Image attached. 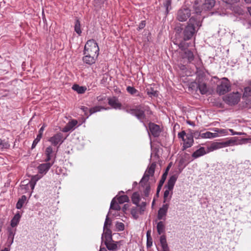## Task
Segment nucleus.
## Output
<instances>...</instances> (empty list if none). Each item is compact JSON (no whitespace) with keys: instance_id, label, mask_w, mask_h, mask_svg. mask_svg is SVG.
<instances>
[{"instance_id":"1","label":"nucleus","mask_w":251,"mask_h":251,"mask_svg":"<svg viewBox=\"0 0 251 251\" xmlns=\"http://www.w3.org/2000/svg\"><path fill=\"white\" fill-rule=\"evenodd\" d=\"M201 26V23L197 19L191 17L183 31L184 39L188 40L195 34Z\"/></svg>"},{"instance_id":"2","label":"nucleus","mask_w":251,"mask_h":251,"mask_svg":"<svg viewBox=\"0 0 251 251\" xmlns=\"http://www.w3.org/2000/svg\"><path fill=\"white\" fill-rule=\"evenodd\" d=\"M155 167L156 164L155 163L151 164L145 171L142 178L139 182L141 186L145 187L143 193L144 196L147 197L149 196L151 191V186L148 183V182L150 177H153Z\"/></svg>"},{"instance_id":"3","label":"nucleus","mask_w":251,"mask_h":251,"mask_svg":"<svg viewBox=\"0 0 251 251\" xmlns=\"http://www.w3.org/2000/svg\"><path fill=\"white\" fill-rule=\"evenodd\" d=\"M149 108L146 106L142 107L141 105L136 106L135 108H132L130 106L126 105L123 107V109L128 113L135 116L141 122H143L145 119V110Z\"/></svg>"},{"instance_id":"4","label":"nucleus","mask_w":251,"mask_h":251,"mask_svg":"<svg viewBox=\"0 0 251 251\" xmlns=\"http://www.w3.org/2000/svg\"><path fill=\"white\" fill-rule=\"evenodd\" d=\"M177 178V176L176 175L172 176L169 178L167 184L165 186L166 189L164 193V203L169 202L170 201L173 195V190Z\"/></svg>"},{"instance_id":"5","label":"nucleus","mask_w":251,"mask_h":251,"mask_svg":"<svg viewBox=\"0 0 251 251\" xmlns=\"http://www.w3.org/2000/svg\"><path fill=\"white\" fill-rule=\"evenodd\" d=\"M83 54L98 55L99 54V48L97 42L93 39L88 40L85 46Z\"/></svg>"},{"instance_id":"6","label":"nucleus","mask_w":251,"mask_h":251,"mask_svg":"<svg viewBox=\"0 0 251 251\" xmlns=\"http://www.w3.org/2000/svg\"><path fill=\"white\" fill-rule=\"evenodd\" d=\"M111 225V221L109 219L108 215L106 216L104 226L103 232L102 234V240L104 243L112 240L111 231L110 229Z\"/></svg>"},{"instance_id":"7","label":"nucleus","mask_w":251,"mask_h":251,"mask_svg":"<svg viewBox=\"0 0 251 251\" xmlns=\"http://www.w3.org/2000/svg\"><path fill=\"white\" fill-rule=\"evenodd\" d=\"M215 0H205L202 7L198 5L197 2H195L193 8L196 14H200L203 10L207 11L211 10L215 5Z\"/></svg>"},{"instance_id":"8","label":"nucleus","mask_w":251,"mask_h":251,"mask_svg":"<svg viewBox=\"0 0 251 251\" xmlns=\"http://www.w3.org/2000/svg\"><path fill=\"white\" fill-rule=\"evenodd\" d=\"M179 138L182 139L183 141V150L191 147L194 143L193 136L192 134H186L184 131L178 133Z\"/></svg>"},{"instance_id":"9","label":"nucleus","mask_w":251,"mask_h":251,"mask_svg":"<svg viewBox=\"0 0 251 251\" xmlns=\"http://www.w3.org/2000/svg\"><path fill=\"white\" fill-rule=\"evenodd\" d=\"M230 83L227 78L223 77L217 87V92L219 95H224L230 90Z\"/></svg>"},{"instance_id":"10","label":"nucleus","mask_w":251,"mask_h":251,"mask_svg":"<svg viewBox=\"0 0 251 251\" xmlns=\"http://www.w3.org/2000/svg\"><path fill=\"white\" fill-rule=\"evenodd\" d=\"M241 98V95L238 92L232 93L226 96L224 100L227 104L232 105H235L239 101Z\"/></svg>"},{"instance_id":"11","label":"nucleus","mask_w":251,"mask_h":251,"mask_svg":"<svg viewBox=\"0 0 251 251\" xmlns=\"http://www.w3.org/2000/svg\"><path fill=\"white\" fill-rule=\"evenodd\" d=\"M190 10L186 7H182L178 11L176 18L180 22H185L190 17Z\"/></svg>"},{"instance_id":"12","label":"nucleus","mask_w":251,"mask_h":251,"mask_svg":"<svg viewBox=\"0 0 251 251\" xmlns=\"http://www.w3.org/2000/svg\"><path fill=\"white\" fill-rule=\"evenodd\" d=\"M54 162V161H53L52 163L46 162V163L40 164L37 167L39 174L42 175L46 174Z\"/></svg>"},{"instance_id":"13","label":"nucleus","mask_w":251,"mask_h":251,"mask_svg":"<svg viewBox=\"0 0 251 251\" xmlns=\"http://www.w3.org/2000/svg\"><path fill=\"white\" fill-rule=\"evenodd\" d=\"M63 135L61 133H58L51 137H50L49 141L51 143L53 146H56L58 144H61L63 142Z\"/></svg>"},{"instance_id":"14","label":"nucleus","mask_w":251,"mask_h":251,"mask_svg":"<svg viewBox=\"0 0 251 251\" xmlns=\"http://www.w3.org/2000/svg\"><path fill=\"white\" fill-rule=\"evenodd\" d=\"M84 56L82 58V60L84 63L88 64V65H92L94 64L97 58L98 55H94L90 54H84Z\"/></svg>"},{"instance_id":"15","label":"nucleus","mask_w":251,"mask_h":251,"mask_svg":"<svg viewBox=\"0 0 251 251\" xmlns=\"http://www.w3.org/2000/svg\"><path fill=\"white\" fill-rule=\"evenodd\" d=\"M169 204L168 203L164 204L162 206L159 208L158 211L157 218L158 220H165Z\"/></svg>"},{"instance_id":"16","label":"nucleus","mask_w":251,"mask_h":251,"mask_svg":"<svg viewBox=\"0 0 251 251\" xmlns=\"http://www.w3.org/2000/svg\"><path fill=\"white\" fill-rule=\"evenodd\" d=\"M245 140H241L237 137H231L226 140L228 147L243 145V143H245L243 142Z\"/></svg>"},{"instance_id":"17","label":"nucleus","mask_w":251,"mask_h":251,"mask_svg":"<svg viewBox=\"0 0 251 251\" xmlns=\"http://www.w3.org/2000/svg\"><path fill=\"white\" fill-rule=\"evenodd\" d=\"M78 122L76 120H72L69 121L67 124L62 129L63 132H67L71 130H74L75 127L77 125Z\"/></svg>"},{"instance_id":"18","label":"nucleus","mask_w":251,"mask_h":251,"mask_svg":"<svg viewBox=\"0 0 251 251\" xmlns=\"http://www.w3.org/2000/svg\"><path fill=\"white\" fill-rule=\"evenodd\" d=\"M150 132L154 137H158L160 133V129L159 126L150 123L149 125Z\"/></svg>"},{"instance_id":"19","label":"nucleus","mask_w":251,"mask_h":251,"mask_svg":"<svg viewBox=\"0 0 251 251\" xmlns=\"http://www.w3.org/2000/svg\"><path fill=\"white\" fill-rule=\"evenodd\" d=\"M108 104L114 109H121L122 108V104L116 97L108 99Z\"/></svg>"},{"instance_id":"20","label":"nucleus","mask_w":251,"mask_h":251,"mask_svg":"<svg viewBox=\"0 0 251 251\" xmlns=\"http://www.w3.org/2000/svg\"><path fill=\"white\" fill-rule=\"evenodd\" d=\"M104 243L106 248L109 251H115L119 249L118 245L119 243L118 242L111 240L110 241L106 242V243Z\"/></svg>"},{"instance_id":"21","label":"nucleus","mask_w":251,"mask_h":251,"mask_svg":"<svg viewBox=\"0 0 251 251\" xmlns=\"http://www.w3.org/2000/svg\"><path fill=\"white\" fill-rule=\"evenodd\" d=\"M45 126L43 125L39 129V132H38V134L37 135L36 138L34 139V140L33 142L32 147H31L32 149H34L36 147V146L37 145L38 143L41 140L42 135H43V131L45 129Z\"/></svg>"},{"instance_id":"22","label":"nucleus","mask_w":251,"mask_h":251,"mask_svg":"<svg viewBox=\"0 0 251 251\" xmlns=\"http://www.w3.org/2000/svg\"><path fill=\"white\" fill-rule=\"evenodd\" d=\"M208 152H207V151H206L205 150L204 147H201L200 149L197 150L195 152H194L192 156L194 158H197L203 156Z\"/></svg>"},{"instance_id":"23","label":"nucleus","mask_w":251,"mask_h":251,"mask_svg":"<svg viewBox=\"0 0 251 251\" xmlns=\"http://www.w3.org/2000/svg\"><path fill=\"white\" fill-rule=\"evenodd\" d=\"M216 134L215 132H211L209 131H206L204 133H200V136L201 138L213 139L218 137V135Z\"/></svg>"},{"instance_id":"24","label":"nucleus","mask_w":251,"mask_h":251,"mask_svg":"<svg viewBox=\"0 0 251 251\" xmlns=\"http://www.w3.org/2000/svg\"><path fill=\"white\" fill-rule=\"evenodd\" d=\"M21 216L18 213L14 215L10 222V226L12 227H15L17 226L20 222Z\"/></svg>"},{"instance_id":"25","label":"nucleus","mask_w":251,"mask_h":251,"mask_svg":"<svg viewBox=\"0 0 251 251\" xmlns=\"http://www.w3.org/2000/svg\"><path fill=\"white\" fill-rule=\"evenodd\" d=\"M211 130L215 132V133H217L218 135V137L222 136H225L228 134V129H223V128H213Z\"/></svg>"},{"instance_id":"26","label":"nucleus","mask_w":251,"mask_h":251,"mask_svg":"<svg viewBox=\"0 0 251 251\" xmlns=\"http://www.w3.org/2000/svg\"><path fill=\"white\" fill-rule=\"evenodd\" d=\"M130 212L133 218L135 219H137L139 215L142 214L144 212H141V209L137 206L131 208Z\"/></svg>"},{"instance_id":"27","label":"nucleus","mask_w":251,"mask_h":251,"mask_svg":"<svg viewBox=\"0 0 251 251\" xmlns=\"http://www.w3.org/2000/svg\"><path fill=\"white\" fill-rule=\"evenodd\" d=\"M220 149H221L220 142H213L210 146L207 147V152H210Z\"/></svg>"},{"instance_id":"28","label":"nucleus","mask_w":251,"mask_h":251,"mask_svg":"<svg viewBox=\"0 0 251 251\" xmlns=\"http://www.w3.org/2000/svg\"><path fill=\"white\" fill-rule=\"evenodd\" d=\"M52 152L53 150L51 146H49L46 148L45 151V154L46 156V158L45 160L46 162H49L51 160Z\"/></svg>"},{"instance_id":"29","label":"nucleus","mask_w":251,"mask_h":251,"mask_svg":"<svg viewBox=\"0 0 251 251\" xmlns=\"http://www.w3.org/2000/svg\"><path fill=\"white\" fill-rule=\"evenodd\" d=\"M72 89L78 94H83L87 90V88L85 86H80L77 84H74L72 87Z\"/></svg>"},{"instance_id":"30","label":"nucleus","mask_w":251,"mask_h":251,"mask_svg":"<svg viewBox=\"0 0 251 251\" xmlns=\"http://www.w3.org/2000/svg\"><path fill=\"white\" fill-rule=\"evenodd\" d=\"M140 200V196L138 192H135L132 194L131 200L133 203L138 206Z\"/></svg>"},{"instance_id":"31","label":"nucleus","mask_w":251,"mask_h":251,"mask_svg":"<svg viewBox=\"0 0 251 251\" xmlns=\"http://www.w3.org/2000/svg\"><path fill=\"white\" fill-rule=\"evenodd\" d=\"M198 88L201 94H205L208 92L206 84L204 82H200L198 85Z\"/></svg>"},{"instance_id":"32","label":"nucleus","mask_w":251,"mask_h":251,"mask_svg":"<svg viewBox=\"0 0 251 251\" xmlns=\"http://www.w3.org/2000/svg\"><path fill=\"white\" fill-rule=\"evenodd\" d=\"M160 242L161 246L163 251H164V250H166L167 249H169L168 244H167V243L166 237L165 235L161 236L160 238Z\"/></svg>"},{"instance_id":"33","label":"nucleus","mask_w":251,"mask_h":251,"mask_svg":"<svg viewBox=\"0 0 251 251\" xmlns=\"http://www.w3.org/2000/svg\"><path fill=\"white\" fill-rule=\"evenodd\" d=\"M26 201V196L25 195H23L21 197V198L19 199L16 204V208L18 209H21Z\"/></svg>"},{"instance_id":"34","label":"nucleus","mask_w":251,"mask_h":251,"mask_svg":"<svg viewBox=\"0 0 251 251\" xmlns=\"http://www.w3.org/2000/svg\"><path fill=\"white\" fill-rule=\"evenodd\" d=\"M184 57L187 58L189 62H191L194 60V56L192 51L190 50H186L184 52Z\"/></svg>"},{"instance_id":"35","label":"nucleus","mask_w":251,"mask_h":251,"mask_svg":"<svg viewBox=\"0 0 251 251\" xmlns=\"http://www.w3.org/2000/svg\"><path fill=\"white\" fill-rule=\"evenodd\" d=\"M157 230L159 234H161L165 231V225L164 223L160 221L157 223Z\"/></svg>"},{"instance_id":"36","label":"nucleus","mask_w":251,"mask_h":251,"mask_svg":"<svg viewBox=\"0 0 251 251\" xmlns=\"http://www.w3.org/2000/svg\"><path fill=\"white\" fill-rule=\"evenodd\" d=\"M167 176V172H165L163 175L162 176V177H161V179H160V181H159V183L158 184V186L157 187V193H159V192L160 191L161 188V187L162 186L163 183H164L166 179V177Z\"/></svg>"},{"instance_id":"37","label":"nucleus","mask_w":251,"mask_h":251,"mask_svg":"<svg viewBox=\"0 0 251 251\" xmlns=\"http://www.w3.org/2000/svg\"><path fill=\"white\" fill-rule=\"evenodd\" d=\"M75 31L78 35H80L82 32L80 28V23L78 19H76L75 21Z\"/></svg>"},{"instance_id":"38","label":"nucleus","mask_w":251,"mask_h":251,"mask_svg":"<svg viewBox=\"0 0 251 251\" xmlns=\"http://www.w3.org/2000/svg\"><path fill=\"white\" fill-rule=\"evenodd\" d=\"M117 199L118 200V203L120 204H122L124 202H128L129 201V198L126 195H123L117 197Z\"/></svg>"},{"instance_id":"39","label":"nucleus","mask_w":251,"mask_h":251,"mask_svg":"<svg viewBox=\"0 0 251 251\" xmlns=\"http://www.w3.org/2000/svg\"><path fill=\"white\" fill-rule=\"evenodd\" d=\"M110 209H114L115 210H120L121 209V207L119 205L118 203H117L115 199H113L111 202L110 204Z\"/></svg>"},{"instance_id":"40","label":"nucleus","mask_w":251,"mask_h":251,"mask_svg":"<svg viewBox=\"0 0 251 251\" xmlns=\"http://www.w3.org/2000/svg\"><path fill=\"white\" fill-rule=\"evenodd\" d=\"M115 226L119 231H122L125 229V225L122 222H117Z\"/></svg>"},{"instance_id":"41","label":"nucleus","mask_w":251,"mask_h":251,"mask_svg":"<svg viewBox=\"0 0 251 251\" xmlns=\"http://www.w3.org/2000/svg\"><path fill=\"white\" fill-rule=\"evenodd\" d=\"M0 147L2 149H8L10 147V145L7 141H2L0 139Z\"/></svg>"},{"instance_id":"42","label":"nucleus","mask_w":251,"mask_h":251,"mask_svg":"<svg viewBox=\"0 0 251 251\" xmlns=\"http://www.w3.org/2000/svg\"><path fill=\"white\" fill-rule=\"evenodd\" d=\"M104 108L100 106H95L90 109V115H91L96 112L100 111L101 109H104Z\"/></svg>"},{"instance_id":"43","label":"nucleus","mask_w":251,"mask_h":251,"mask_svg":"<svg viewBox=\"0 0 251 251\" xmlns=\"http://www.w3.org/2000/svg\"><path fill=\"white\" fill-rule=\"evenodd\" d=\"M8 240H10V238H14V236L15 235L16 232V229H13L11 228H9L8 229Z\"/></svg>"},{"instance_id":"44","label":"nucleus","mask_w":251,"mask_h":251,"mask_svg":"<svg viewBox=\"0 0 251 251\" xmlns=\"http://www.w3.org/2000/svg\"><path fill=\"white\" fill-rule=\"evenodd\" d=\"M126 91L128 93L130 94L131 95L135 94L138 92L137 90H136L135 88L131 86H128L126 88Z\"/></svg>"},{"instance_id":"45","label":"nucleus","mask_w":251,"mask_h":251,"mask_svg":"<svg viewBox=\"0 0 251 251\" xmlns=\"http://www.w3.org/2000/svg\"><path fill=\"white\" fill-rule=\"evenodd\" d=\"M147 94L150 97L157 96V92L156 91L154 90L152 88L148 89Z\"/></svg>"},{"instance_id":"46","label":"nucleus","mask_w":251,"mask_h":251,"mask_svg":"<svg viewBox=\"0 0 251 251\" xmlns=\"http://www.w3.org/2000/svg\"><path fill=\"white\" fill-rule=\"evenodd\" d=\"M171 0H166L164 3V7L166 8V12L168 14L169 11V7L171 8Z\"/></svg>"},{"instance_id":"47","label":"nucleus","mask_w":251,"mask_h":251,"mask_svg":"<svg viewBox=\"0 0 251 251\" xmlns=\"http://www.w3.org/2000/svg\"><path fill=\"white\" fill-rule=\"evenodd\" d=\"M28 180H25L21 182V187L22 189H28Z\"/></svg>"},{"instance_id":"48","label":"nucleus","mask_w":251,"mask_h":251,"mask_svg":"<svg viewBox=\"0 0 251 251\" xmlns=\"http://www.w3.org/2000/svg\"><path fill=\"white\" fill-rule=\"evenodd\" d=\"M251 95V88L249 87L245 88L243 97H248Z\"/></svg>"},{"instance_id":"49","label":"nucleus","mask_w":251,"mask_h":251,"mask_svg":"<svg viewBox=\"0 0 251 251\" xmlns=\"http://www.w3.org/2000/svg\"><path fill=\"white\" fill-rule=\"evenodd\" d=\"M225 2L229 4H233L236 3L238 2L240 0H222Z\"/></svg>"},{"instance_id":"50","label":"nucleus","mask_w":251,"mask_h":251,"mask_svg":"<svg viewBox=\"0 0 251 251\" xmlns=\"http://www.w3.org/2000/svg\"><path fill=\"white\" fill-rule=\"evenodd\" d=\"M146 205V203L145 202H143L141 203L140 205L139 204V205L137 206L139 207L141 209V212H144L145 210Z\"/></svg>"},{"instance_id":"51","label":"nucleus","mask_w":251,"mask_h":251,"mask_svg":"<svg viewBox=\"0 0 251 251\" xmlns=\"http://www.w3.org/2000/svg\"><path fill=\"white\" fill-rule=\"evenodd\" d=\"M36 183L35 182L28 181V188L30 187L32 191L34 189Z\"/></svg>"},{"instance_id":"52","label":"nucleus","mask_w":251,"mask_h":251,"mask_svg":"<svg viewBox=\"0 0 251 251\" xmlns=\"http://www.w3.org/2000/svg\"><path fill=\"white\" fill-rule=\"evenodd\" d=\"M145 25H146V22H145V21H142L140 23V24H139V25L138 26V30L143 29V28H144Z\"/></svg>"},{"instance_id":"53","label":"nucleus","mask_w":251,"mask_h":251,"mask_svg":"<svg viewBox=\"0 0 251 251\" xmlns=\"http://www.w3.org/2000/svg\"><path fill=\"white\" fill-rule=\"evenodd\" d=\"M40 178V177H39L37 175H36L32 176L31 181L33 182H35L36 183V181H37Z\"/></svg>"},{"instance_id":"54","label":"nucleus","mask_w":251,"mask_h":251,"mask_svg":"<svg viewBox=\"0 0 251 251\" xmlns=\"http://www.w3.org/2000/svg\"><path fill=\"white\" fill-rule=\"evenodd\" d=\"M221 149L228 147L226 141L220 142Z\"/></svg>"},{"instance_id":"55","label":"nucleus","mask_w":251,"mask_h":251,"mask_svg":"<svg viewBox=\"0 0 251 251\" xmlns=\"http://www.w3.org/2000/svg\"><path fill=\"white\" fill-rule=\"evenodd\" d=\"M13 241H14V238H10V240L8 239V241H7L8 247L7 248H10V247L11 246V245L13 244Z\"/></svg>"},{"instance_id":"56","label":"nucleus","mask_w":251,"mask_h":251,"mask_svg":"<svg viewBox=\"0 0 251 251\" xmlns=\"http://www.w3.org/2000/svg\"><path fill=\"white\" fill-rule=\"evenodd\" d=\"M152 239L151 240H150V239L149 238L147 239V247H151L152 246Z\"/></svg>"},{"instance_id":"57","label":"nucleus","mask_w":251,"mask_h":251,"mask_svg":"<svg viewBox=\"0 0 251 251\" xmlns=\"http://www.w3.org/2000/svg\"><path fill=\"white\" fill-rule=\"evenodd\" d=\"M241 140H245L243 141V142H245L244 143H243V144H246L248 142L251 143V138H241Z\"/></svg>"},{"instance_id":"58","label":"nucleus","mask_w":251,"mask_h":251,"mask_svg":"<svg viewBox=\"0 0 251 251\" xmlns=\"http://www.w3.org/2000/svg\"><path fill=\"white\" fill-rule=\"evenodd\" d=\"M147 239H150V240H151V231H149L148 230L147 232Z\"/></svg>"},{"instance_id":"59","label":"nucleus","mask_w":251,"mask_h":251,"mask_svg":"<svg viewBox=\"0 0 251 251\" xmlns=\"http://www.w3.org/2000/svg\"><path fill=\"white\" fill-rule=\"evenodd\" d=\"M228 131L229 132H230L231 135H236L237 132L234 131L232 129H228Z\"/></svg>"},{"instance_id":"60","label":"nucleus","mask_w":251,"mask_h":251,"mask_svg":"<svg viewBox=\"0 0 251 251\" xmlns=\"http://www.w3.org/2000/svg\"><path fill=\"white\" fill-rule=\"evenodd\" d=\"M236 135H246V133L245 132H237Z\"/></svg>"},{"instance_id":"61","label":"nucleus","mask_w":251,"mask_h":251,"mask_svg":"<svg viewBox=\"0 0 251 251\" xmlns=\"http://www.w3.org/2000/svg\"><path fill=\"white\" fill-rule=\"evenodd\" d=\"M10 248H5L3 250H2L1 251H10Z\"/></svg>"},{"instance_id":"62","label":"nucleus","mask_w":251,"mask_h":251,"mask_svg":"<svg viewBox=\"0 0 251 251\" xmlns=\"http://www.w3.org/2000/svg\"><path fill=\"white\" fill-rule=\"evenodd\" d=\"M182 44H183V43H181L179 44V48H180V49H181L182 50H184V47H183V45H182Z\"/></svg>"},{"instance_id":"63","label":"nucleus","mask_w":251,"mask_h":251,"mask_svg":"<svg viewBox=\"0 0 251 251\" xmlns=\"http://www.w3.org/2000/svg\"><path fill=\"white\" fill-rule=\"evenodd\" d=\"M87 107H85V106H82L81 107V109L83 110V111L85 112L86 111V110H87Z\"/></svg>"},{"instance_id":"64","label":"nucleus","mask_w":251,"mask_h":251,"mask_svg":"<svg viewBox=\"0 0 251 251\" xmlns=\"http://www.w3.org/2000/svg\"><path fill=\"white\" fill-rule=\"evenodd\" d=\"M100 251H107L106 249L104 248H102L100 249Z\"/></svg>"}]
</instances>
